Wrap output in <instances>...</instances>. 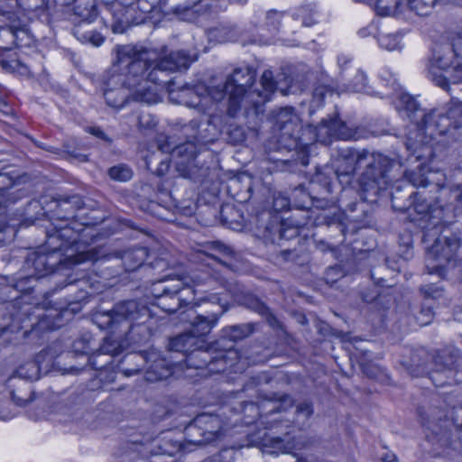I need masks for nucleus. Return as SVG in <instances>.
<instances>
[{"label": "nucleus", "instance_id": "7ed1b4c3", "mask_svg": "<svg viewBox=\"0 0 462 462\" xmlns=\"http://www.w3.org/2000/svg\"><path fill=\"white\" fill-rule=\"evenodd\" d=\"M396 108L402 116L415 123V132H410L405 143L409 153L407 162H425L434 156V141L462 126L461 109L450 106L425 113L409 94H402Z\"/></svg>", "mask_w": 462, "mask_h": 462}, {"label": "nucleus", "instance_id": "1a4fd4ad", "mask_svg": "<svg viewBox=\"0 0 462 462\" xmlns=\"http://www.w3.org/2000/svg\"><path fill=\"white\" fill-rule=\"evenodd\" d=\"M446 225L439 226L438 232L433 237L426 238L424 236L426 241L434 239L433 245L427 252V266L430 268V264H432V271L430 273L435 272L439 275L443 273L445 263H448L456 260L461 246L458 236L450 232Z\"/></svg>", "mask_w": 462, "mask_h": 462}, {"label": "nucleus", "instance_id": "dca6fc26", "mask_svg": "<svg viewBox=\"0 0 462 462\" xmlns=\"http://www.w3.org/2000/svg\"><path fill=\"white\" fill-rule=\"evenodd\" d=\"M305 132L313 134V140L323 144H329L333 138L348 139L351 137V133L348 131L346 125L337 118L322 121V123L314 129L309 126L304 130V133Z\"/></svg>", "mask_w": 462, "mask_h": 462}, {"label": "nucleus", "instance_id": "37998d69", "mask_svg": "<svg viewBox=\"0 0 462 462\" xmlns=\"http://www.w3.org/2000/svg\"><path fill=\"white\" fill-rule=\"evenodd\" d=\"M381 459L383 462H398L396 455L392 452H386L385 454L382 455Z\"/></svg>", "mask_w": 462, "mask_h": 462}, {"label": "nucleus", "instance_id": "09e8293b", "mask_svg": "<svg viewBox=\"0 0 462 462\" xmlns=\"http://www.w3.org/2000/svg\"><path fill=\"white\" fill-rule=\"evenodd\" d=\"M218 249L220 252H223L225 254H231L233 253L232 249L226 245H219Z\"/></svg>", "mask_w": 462, "mask_h": 462}, {"label": "nucleus", "instance_id": "412c9836", "mask_svg": "<svg viewBox=\"0 0 462 462\" xmlns=\"http://www.w3.org/2000/svg\"><path fill=\"white\" fill-rule=\"evenodd\" d=\"M33 281H35L33 275L20 276L17 280L13 281L11 285L4 288L2 293L13 292L14 295H8L6 300H16L19 299L20 292H29L32 289V282Z\"/></svg>", "mask_w": 462, "mask_h": 462}, {"label": "nucleus", "instance_id": "0eeeda50", "mask_svg": "<svg viewBox=\"0 0 462 462\" xmlns=\"http://www.w3.org/2000/svg\"><path fill=\"white\" fill-rule=\"evenodd\" d=\"M430 79L446 90L462 115V29L454 38L448 51L438 55L429 69Z\"/></svg>", "mask_w": 462, "mask_h": 462}, {"label": "nucleus", "instance_id": "393cba45", "mask_svg": "<svg viewBox=\"0 0 462 462\" xmlns=\"http://www.w3.org/2000/svg\"><path fill=\"white\" fill-rule=\"evenodd\" d=\"M444 359L445 356L440 355L434 358V362L438 367V370L436 374L431 377V380L437 386H444L445 384L449 383L448 382H441L439 380L438 376L440 375L439 373L448 374L446 377L448 378L449 375L453 374V369L455 367V360L452 356H448L445 361Z\"/></svg>", "mask_w": 462, "mask_h": 462}, {"label": "nucleus", "instance_id": "69168bd1", "mask_svg": "<svg viewBox=\"0 0 462 462\" xmlns=\"http://www.w3.org/2000/svg\"><path fill=\"white\" fill-rule=\"evenodd\" d=\"M423 373H424V369L420 373H418L416 375L423 374Z\"/></svg>", "mask_w": 462, "mask_h": 462}, {"label": "nucleus", "instance_id": "4c0bfd02", "mask_svg": "<svg viewBox=\"0 0 462 462\" xmlns=\"http://www.w3.org/2000/svg\"><path fill=\"white\" fill-rule=\"evenodd\" d=\"M313 413L312 406L308 402L300 403L296 408L297 420L302 417L303 420H308Z\"/></svg>", "mask_w": 462, "mask_h": 462}, {"label": "nucleus", "instance_id": "5701e85b", "mask_svg": "<svg viewBox=\"0 0 462 462\" xmlns=\"http://www.w3.org/2000/svg\"><path fill=\"white\" fill-rule=\"evenodd\" d=\"M74 12L87 23H92L97 16L95 0H75Z\"/></svg>", "mask_w": 462, "mask_h": 462}, {"label": "nucleus", "instance_id": "e433bc0d", "mask_svg": "<svg viewBox=\"0 0 462 462\" xmlns=\"http://www.w3.org/2000/svg\"><path fill=\"white\" fill-rule=\"evenodd\" d=\"M1 63L3 68L10 71H16L23 75L29 73L27 66L22 63L19 60L12 59L10 60H2Z\"/></svg>", "mask_w": 462, "mask_h": 462}, {"label": "nucleus", "instance_id": "79ce46f5", "mask_svg": "<svg viewBox=\"0 0 462 462\" xmlns=\"http://www.w3.org/2000/svg\"><path fill=\"white\" fill-rule=\"evenodd\" d=\"M201 0H186L183 6H178L177 11L179 12L180 9L183 11H187L195 7Z\"/></svg>", "mask_w": 462, "mask_h": 462}, {"label": "nucleus", "instance_id": "aec40b11", "mask_svg": "<svg viewBox=\"0 0 462 462\" xmlns=\"http://www.w3.org/2000/svg\"><path fill=\"white\" fill-rule=\"evenodd\" d=\"M148 256L145 247H134L119 253L117 257L121 258L125 271L133 272L143 265Z\"/></svg>", "mask_w": 462, "mask_h": 462}, {"label": "nucleus", "instance_id": "6ab92c4d", "mask_svg": "<svg viewBox=\"0 0 462 462\" xmlns=\"http://www.w3.org/2000/svg\"><path fill=\"white\" fill-rule=\"evenodd\" d=\"M406 0H370L368 5L374 6L381 16H406Z\"/></svg>", "mask_w": 462, "mask_h": 462}, {"label": "nucleus", "instance_id": "423d86ee", "mask_svg": "<svg viewBox=\"0 0 462 462\" xmlns=\"http://www.w3.org/2000/svg\"><path fill=\"white\" fill-rule=\"evenodd\" d=\"M343 156L346 161L354 163L346 170H338L343 175L353 174L356 167H365L358 180L360 192L365 200H373L369 197L375 198L381 190L385 189L401 176V173H395L401 169V163L381 153L370 152L366 150L346 151Z\"/></svg>", "mask_w": 462, "mask_h": 462}, {"label": "nucleus", "instance_id": "4be33fe9", "mask_svg": "<svg viewBox=\"0 0 462 462\" xmlns=\"http://www.w3.org/2000/svg\"><path fill=\"white\" fill-rule=\"evenodd\" d=\"M171 374V369L163 359H155L147 368L144 378L147 382L153 383L168 378Z\"/></svg>", "mask_w": 462, "mask_h": 462}, {"label": "nucleus", "instance_id": "bb28decb", "mask_svg": "<svg viewBox=\"0 0 462 462\" xmlns=\"http://www.w3.org/2000/svg\"><path fill=\"white\" fill-rule=\"evenodd\" d=\"M19 33H24V31L18 29L13 24L2 25L0 35L7 40V45L1 46V48L10 50L14 46H18Z\"/></svg>", "mask_w": 462, "mask_h": 462}, {"label": "nucleus", "instance_id": "a878e982", "mask_svg": "<svg viewBox=\"0 0 462 462\" xmlns=\"http://www.w3.org/2000/svg\"><path fill=\"white\" fill-rule=\"evenodd\" d=\"M436 3L437 0H406V13L411 11L420 16L429 15Z\"/></svg>", "mask_w": 462, "mask_h": 462}, {"label": "nucleus", "instance_id": "bf43d9fd", "mask_svg": "<svg viewBox=\"0 0 462 462\" xmlns=\"http://www.w3.org/2000/svg\"><path fill=\"white\" fill-rule=\"evenodd\" d=\"M336 271H337V269H336V268H331V269H329V270L328 271L327 275H328L330 273H333V272H336Z\"/></svg>", "mask_w": 462, "mask_h": 462}, {"label": "nucleus", "instance_id": "72a5a7b5", "mask_svg": "<svg viewBox=\"0 0 462 462\" xmlns=\"http://www.w3.org/2000/svg\"><path fill=\"white\" fill-rule=\"evenodd\" d=\"M59 206L62 209H65V210L68 209L67 206H70L71 212H70L69 216L67 217L69 218V217L74 216V213L76 212V210H78L83 207V201L79 196L73 195L71 197H68V198L61 199Z\"/></svg>", "mask_w": 462, "mask_h": 462}, {"label": "nucleus", "instance_id": "4d7b16f0", "mask_svg": "<svg viewBox=\"0 0 462 462\" xmlns=\"http://www.w3.org/2000/svg\"><path fill=\"white\" fill-rule=\"evenodd\" d=\"M133 359L136 360V359H141V360H144V356L143 355H134L133 356Z\"/></svg>", "mask_w": 462, "mask_h": 462}, {"label": "nucleus", "instance_id": "7c9ffc66", "mask_svg": "<svg viewBox=\"0 0 462 462\" xmlns=\"http://www.w3.org/2000/svg\"><path fill=\"white\" fill-rule=\"evenodd\" d=\"M282 14L271 10L265 14L264 27L270 32H276L282 21Z\"/></svg>", "mask_w": 462, "mask_h": 462}, {"label": "nucleus", "instance_id": "20e7f679", "mask_svg": "<svg viewBox=\"0 0 462 462\" xmlns=\"http://www.w3.org/2000/svg\"><path fill=\"white\" fill-rule=\"evenodd\" d=\"M73 235L74 232L67 226L58 229L54 234L48 235L47 243L50 245H53L56 239H66V242L54 247L51 252H35L29 254L25 261V268L28 270L33 269V272L30 273L29 275H33V279L37 280L51 274L55 282H58V277H68L69 281L67 284H72L79 281L78 279H70L73 276L72 267L87 261H93L94 254L90 251H87L77 254H68L63 259L61 251L65 250L67 244L76 241Z\"/></svg>", "mask_w": 462, "mask_h": 462}, {"label": "nucleus", "instance_id": "f8f14e48", "mask_svg": "<svg viewBox=\"0 0 462 462\" xmlns=\"http://www.w3.org/2000/svg\"><path fill=\"white\" fill-rule=\"evenodd\" d=\"M199 128L200 125L196 120L190 121L189 124L183 128V132L188 140L177 145L171 151L174 157L181 159L179 162L180 164H187L188 166L190 162L196 158L201 147L213 141V137L206 134L207 129L200 130Z\"/></svg>", "mask_w": 462, "mask_h": 462}, {"label": "nucleus", "instance_id": "58836bf2", "mask_svg": "<svg viewBox=\"0 0 462 462\" xmlns=\"http://www.w3.org/2000/svg\"><path fill=\"white\" fill-rule=\"evenodd\" d=\"M421 291L427 298L439 299L443 295L442 288L436 285H426L421 288Z\"/></svg>", "mask_w": 462, "mask_h": 462}, {"label": "nucleus", "instance_id": "0e129e2a", "mask_svg": "<svg viewBox=\"0 0 462 462\" xmlns=\"http://www.w3.org/2000/svg\"><path fill=\"white\" fill-rule=\"evenodd\" d=\"M296 462H306V461H305V459H303V458H299V459H297V461H296Z\"/></svg>", "mask_w": 462, "mask_h": 462}, {"label": "nucleus", "instance_id": "603ef678", "mask_svg": "<svg viewBox=\"0 0 462 462\" xmlns=\"http://www.w3.org/2000/svg\"><path fill=\"white\" fill-rule=\"evenodd\" d=\"M2 15L4 17H6L7 20L13 21V18L15 16V14L9 11H2Z\"/></svg>", "mask_w": 462, "mask_h": 462}, {"label": "nucleus", "instance_id": "49530a36", "mask_svg": "<svg viewBox=\"0 0 462 462\" xmlns=\"http://www.w3.org/2000/svg\"><path fill=\"white\" fill-rule=\"evenodd\" d=\"M421 356H426V352L424 350H420L418 351L417 353H415L413 356H412V358H411V362L415 365H421L420 364L417 363L418 361V358Z\"/></svg>", "mask_w": 462, "mask_h": 462}, {"label": "nucleus", "instance_id": "f3484780", "mask_svg": "<svg viewBox=\"0 0 462 462\" xmlns=\"http://www.w3.org/2000/svg\"><path fill=\"white\" fill-rule=\"evenodd\" d=\"M220 299L217 295H211L209 301L216 304L217 310H212L208 316L196 315L191 321L190 333L198 338L203 339V337L208 335L214 326L217 323L218 318L224 313L222 305L219 303Z\"/></svg>", "mask_w": 462, "mask_h": 462}, {"label": "nucleus", "instance_id": "c85d7f7f", "mask_svg": "<svg viewBox=\"0 0 462 462\" xmlns=\"http://www.w3.org/2000/svg\"><path fill=\"white\" fill-rule=\"evenodd\" d=\"M379 45L387 51H395L402 48V37L397 33H383L378 38Z\"/></svg>", "mask_w": 462, "mask_h": 462}, {"label": "nucleus", "instance_id": "f704fd0d", "mask_svg": "<svg viewBox=\"0 0 462 462\" xmlns=\"http://www.w3.org/2000/svg\"><path fill=\"white\" fill-rule=\"evenodd\" d=\"M138 128L141 131L152 130L157 125V120L152 115L146 112H140L137 116Z\"/></svg>", "mask_w": 462, "mask_h": 462}, {"label": "nucleus", "instance_id": "c03bdc74", "mask_svg": "<svg viewBox=\"0 0 462 462\" xmlns=\"http://www.w3.org/2000/svg\"><path fill=\"white\" fill-rule=\"evenodd\" d=\"M14 415V413L11 410H8V411H5L3 408L0 409V419H2L4 420L13 418Z\"/></svg>", "mask_w": 462, "mask_h": 462}, {"label": "nucleus", "instance_id": "ea45409f", "mask_svg": "<svg viewBox=\"0 0 462 462\" xmlns=\"http://www.w3.org/2000/svg\"><path fill=\"white\" fill-rule=\"evenodd\" d=\"M421 326L428 325L433 319V311L430 307L422 308L420 316L417 318Z\"/></svg>", "mask_w": 462, "mask_h": 462}, {"label": "nucleus", "instance_id": "680f3d73", "mask_svg": "<svg viewBox=\"0 0 462 462\" xmlns=\"http://www.w3.org/2000/svg\"><path fill=\"white\" fill-rule=\"evenodd\" d=\"M79 343H80V342H76V343H75V345H74V348H75V350H76V351H78V350H79V348H78L77 345H78V344H79Z\"/></svg>", "mask_w": 462, "mask_h": 462}, {"label": "nucleus", "instance_id": "5fc2aeb1", "mask_svg": "<svg viewBox=\"0 0 462 462\" xmlns=\"http://www.w3.org/2000/svg\"><path fill=\"white\" fill-rule=\"evenodd\" d=\"M392 202H393V207L395 209H398V210H401V211H402V210H405V209H406V208H405V207H401V206H397V205H396L394 197L393 198Z\"/></svg>", "mask_w": 462, "mask_h": 462}, {"label": "nucleus", "instance_id": "8fccbe9b", "mask_svg": "<svg viewBox=\"0 0 462 462\" xmlns=\"http://www.w3.org/2000/svg\"><path fill=\"white\" fill-rule=\"evenodd\" d=\"M139 369L137 368H134V369H125L123 371V374L125 375V376H132L134 374H136L138 373Z\"/></svg>", "mask_w": 462, "mask_h": 462}, {"label": "nucleus", "instance_id": "f257e3e1", "mask_svg": "<svg viewBox=\"0 0 462 462\" xmlns=\"http://www.w3.org/2000/svg\"><path fill=\"white\" fill-rule=\"evenodd\" d=\"M191 62L182 51L167 54L161 51L137 49L133 45L116 47V60L113 73L106 81L104 97L106 104L119 109L129 97L138 102L156 104L160 101V88L166 87L173 99L172 80H167V72L188 68Z\"/></svg>", "mask_w": 462, "mask_h": 462}, {"label": "nucleus", "instance_id": "473e14b6", "mask_svg": "<svg viewBox=\"0 0 462 462\" xmlns=\"http://www.w3.org/2000/svg\"><path fill=\"white\" fill-rule=\"evenodd\" d=\"M366 87V76L362 70H357L354 78L349 81L347 88L353 92H362Z\"/></svg>", "mask_w": 462, "mask_h": 462}, {"label": "nucleus", "instance_id": "9b49d317", "mask_svg": "<svg viewBox=\"0 0 462 462\" xmlns=\"http://www.w3.org/2000/svg\"><path fill=\"white\" fill-rule=\"evenodd\" d=\"M222 430L221 420L212 414L202 413L198 415L192 423L185 429L186 442L180 443L179 448L186 451L189 445L202 446L217 439Z\"/></svg>", "mask_w": 462, "mask_h": 462}, {"label": "nucleus", "instance_id": "cd10ccee", "mask_svg": "<svg viewBox=\"0 0 462 462\" xmlns=\"http://www.w3.org/2000/svg\"><path fill=\"white\" fill-rule=\"evenodd\" d=\"M15 375L22 379L37 380L40 378V367L37 361H30L20 365L16 371Z\"/></svg>", "mask_w": 462, "mask_h": 462}, {"label": "nucleus", "instance_id": "f03ea898", "mask_svg": "<svg viewBox=\"0 0 462 462\" xmlns=\"http://www.w3.org/2000/svg\"><path fill=\"white\" fill-rule=\"evenodd\" d=\"M426 163L420 162L412 170L405 171L404 178L414 187L422 190L410 196V208L420 216V220L426 222V238L433 237L439 226L449 224L462 213V186L447 187L440 184L444 175L439 171H427Z\"/></svg>", "mask_w": 462, "mask_h": 462}, {"label": "nucleus", "instance_id": "9d476101", "mask_svg": "<svg viewBox=\"0 0 462 462\" xmlns=\"http://www.w3.org/2000/svg\"><path fill=\"white\" fill-rule=\"evenodd\" d=\"M146 313L147 310L137 301L127 300L117 303L109 313L97 316V322L101 326L108 325L113 328L116 326L123 327L119 331L120 334L125 336L127 340L134 341L135 339L130 334L135 329L143 330L140 324L135 325V321Z\"/></svg>", "mask_w": 462, "mask_h": 462}, {"label": "nucleus", "instance_id": "b1692460", "mask_svg": "<svg viewBox=\"0 0 462 462\" xmlns=\"http://www.w3.org/2000/svg\"><path fill=\"white\" fill-rule=\"evenodd\" d=\"M254 331V325L251 323L234 325L222 329L223 338L230 341L242 340L250 336Z\"/></svg>", "mask_w": 462, "mask_h": 462}, {"label": "nucleus", "instance_id": "e2e57ef3", "mask_svg": "<svg viewBox=\"0 0 462 462\" xmlns=\"http://www.w3.org/2000/svg\"><path fill=\"white\" fill-rule=\"evenodd\" d=\"M303 24H304V25H306V26H309V25H310L311 23H308V22H306V21H303Z\"/></svg>", "mask_w": 462, "mask_h": 462}, {"label": "nucleus", "instance_id": "de8ad7c7", "mask_svg": "<svg viewBox=\"0 0 462 462\" xmlns=\"http://www.w3.org/2000/svg\"><path fill=\"white\" fill-rule=\"evenodd\" d=\"M290 231L291 232V234L289 236V237L298 235V231L296 229H291ZM286 233H287V231L285 229H281L280 230L281 238H288V236L286 235Z\"/></svg>", "mask_w": 462, "mask_h": 462}, {"label": "nucleus", "instance_id": "c9c22d12", "mask_svg": "<svg viewBox=\"0 0 462 462\" xmlns=\"http://www.w3.org/2000/svg\"><path fill=\"white\" fill-rule=\"evenodd\" d=\"M248 307L251 310H254L255 312H257L263 316H266L269 322L272 325H274V323H273V321L276 322L275 318L272 315V313L270 312V310L267 308V306L264 303H263L262 301H260L258 299H251Z\"/></svg>", "mask_w": 462, "mask_h": 462}, {"label": "nucleus", "instance_id": "a19ab883", "mask_svg": "<svg viewBox=\"0 0 462 462\" xmlns=\"http://www.w3.org/2000/svg\"><path fill=\"white\" fill-rule=\"evenodd\" d=\"M14 181L8 173H0V191L14 187Z\"/></svg>", "mask_w": 462, "mask_h": 462}, {"label": "nucleus", "instance_id": "4468645a", "mask_svg": "<svg viewBox=\"0 0 462 462\" xmlns=\"http://www.w3.org/2000/svg\"><path fill=\"white\" fill-rule=\"evenodd\" d=\"M234 356H236V353L231 349L212 356L209 349L205 346L189 354L186 357V364L195 369L208 368L211 373H219L226 370L228 360Z\"/></svg>", "mask_w": 462, "mask_h": 462}, {"label": "nucleus", "instance_id": "c756f323", "mask_svg": "<svg viewBox=\"0 0 462 462\" xmlns=\"http://www.w3.org/2000/svg\"><path fill=\"white\" fill-rule=\"evenodd\" d=\"M124 348L123 344L113 337H106L103 344L100 346L101 354L116 356L119 355Z\"/></svg>", "mask_w": 462, "mask_h": 462}, {"label": "nucleus", "instance_id": "2eb2a0df", "mask_svg": "<svg viewBox=\"0 0 462 462\" xmlns=\"http://www.w3.org/2000/svg\"><path fill=\"white\" fill-rule=\"evenodd\" d=\"M210 277L208 274L202 273H193L192 276H180L177 280V283L172 286H163L162 287V296H171L172 300H176L177 307H169L166 308L163 302L160 304L162 305V308L168 312H175L179 306L181 304L188 305L190 302L184 297L185 289L184 286H190L192 283L193 286H199L200 284L205 283L208 281Z\"/></svg>", "mask_w": 462, "mask_h": 462}, {"label": "nucleus", "instance_id": "ddd939ff", "mask_svg": "<svg viewBox=\"0 0 462 462\" xmlns=\"http://www.w3.org/2000/svg\"><path fill=\"white\" fill-rule=\"evenodd\" d=\"M231 88H226V82L223 85H217L210 88L206 86H198L195 88L182 87L179 90L177 97L178 103L184 104L191 107H204L207 106L208 97L215 100H222L226 94L230 96ZM230 98L228 99V101Z\"/></svg>", "mask_w": 462, "mask_h": 462}, {"label": "nucleus", "instance_id": "13d9d810", "mask_svg": "<svg viewBox=\"0 0 462 462\" xmlns=\"http://www.w3.org/2000/svg\"><path fill=\"white\" fill-rule=\"evenodd\" d=\"M280 91L282 92V95H288L290 93V90L289 89H283V88H280Z\"/></svg>", "mask_w": 462, "mask_h": 462}, {"label": "nucleus", "instance_id": "052dcab7", "mask_svg": "<svg viewBox=\"0 0 462 462\" xmlns=\"http://www.w3.org/2000/svg\"><path fill=\"white\" fill-rule=\"evenodd\" d=\"M82 353H88V348L87 347H83L81 350H80Z\"/></svg>", "mask_w": 462, "mask_h": 462}, {"label": "nucleus", "instance_id": "864d4df0", "mask_svg": "<svg viewBox=\"0 0 462 462\" xmlns=\"http://www.w3.org/2000/svg\"><path fill=\"white\" fill-rule=\"evenodd\" d=\"M92 42H94L95 45L98 46L102 43L103 39L101 38L100 35H97L96 38L94 40H92Z\"/></svg>", "mask_w": 462, "mask_h": 462}, {"label": "nucleus", "instance_id": "2f4dec72", "mask_svg": "<svg viewBox=\"0 0 462 462\" xmlns=\"http://www.w3.org/2000/svg\"><path fill=\"white\" fill-rule=\"evenodd\" d=\"M111 179L119 181H126L132 178V171L124 164L111 167L108 171Z\"/></svg>", "mask_w": 462, "mask_h": 462}, {"label": "nucleus", "instance_id": "6e6d98bb", "mask_svg": "<svg viewBox=\"0 0 462 462\" xmlns=\"http://www.w3.org/2000/svg\"><path fill=\"white\" fill-rule=\"evenodd\" d=\"M322 95H323V92L321 89H319V88L315 89L314 97H317L318 96H322Z\"/></svg>", "mask_w": 462, "mask_h": 462}, {"label": "nucleus", "instance_id": "39448f33", "mask_svg": "<svg viewBox=\"0 0 462 462\" xmlns=\"http://www.w3.org/2000/svg\"><path fill=\"white\" fill-rule=\"evenodd\" d=\"M255 71L249 68L235 69L226 80V88H231L228 115L236 116L239 111L245 114H259L261 107L271 100L277 89L271 70H264L260 80V88H252Z\"/></svg>", "mask_w": 462, "mask_h": 462}, {"label": "nucleus", "instance_id": "338daca9", "mask_svg": "<svg viewBox=\"0 0 462 462\" xmlns=\"http://www.w3.org/2000/svg\"><path fill=\"white\" fill-rule=\"evenodd\" d=\"M378 283H381L383 285V280L379 279Z\"/></svg>", "mask_w": 462, "mask_h": 462}, {"label": "nucleus", "instance_id": "6e6552de", "mask_svg": "<svg viewBox=\"0 0 462 462\" xmlns=\"http://www.w3.org/2000/svg\"><path fill=\"white\" fill-rule=\"evenodd\" d=\"M272 122L280 148L300 150L299 162L301 165L309 164L307 146L312 140L307 141L302 133L300 119L292 107H282L273 111Z\"/></svg>", "mask_w": 462, "mask_h": 462}, {"label": "nucleus", "instance_id": "3c124183", "mask_svg": "<svg viewBox=\"0 0 462 462\" xmlns=\"http://www.w3.org/2000/svg\"><path fill=\"white\" fill-rule=\"evenodd\" d=\"M91 133H92L94 135H96V136H97V137H100V138H103V137H104V135H105L104 132H103L101 129H99V128H93V129H92V131H91Z\"/></svg>", "mask_w": 462, "mask_h": 462}, {"label": "nucleus", "instance_id": "a18cd8bd", "mask_svg": "<svg viewBox=\"0 0 462 462\" xmlns=\"http://www.w3.org/2000/svg\"><path fill=\"white\" fill-rule=\"evenodd\" d=\"M11 395H12V400L14 402L15 405H17V406H23V405H25V403L27 402L25 399H23L21 397H16V395H15V393L14 392L11 393Z\"/></svg>", "mask_w": 462, "mask_h": 462}, {"label": "nucleus", "instance_id": "a211bd4d", "mask_svg": "<svg viewBox=\"0 0 462 462\" xmlns=\"http://www.w3.org/2000/svg\"><path fill=\"white\" fill-rule=\"evenodd\" d=\"M205 346L204 339L198 338L190 332L180 334L171 339L169 347L172 351L181 352L186 356L192 351Z\"/></svg>", "mask_w": 462, "mask_h": 462}]
</instances>
